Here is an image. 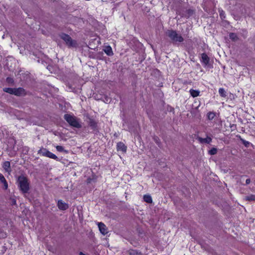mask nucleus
<instances>
[{
    "mask_svg": "<svg viewBox=\"0 0 255 255\" xmlns=\"http://www.w3.org/2000/svg\"><path fill=\"white\" fill-rule=\"evenodd\" d=\"M18 187L23 194L28 192L30 189L29 182L27 178L23 175L18 176L17 180Z\"/></svg>",
    "mask_w": 255,
    "mask_h": 255,
    "instance_id": "obj_1",
    "label": "nucleus"
},
{
    "mask_svg": "<svg viewBox=\"0 0 255 255\" xmlns=\"http://www.w3.org/2000/svg\"><path fill=\"white\" fill-rule=\"evenodd\" d=\"M64 118L71 127L77 128H81L82 126L80 123V120L73 115L65 114L64 116Z\"/></svg>",
    "mask_w": 255,
    "mask_h": 255,
    "instance_id": "obj_2",
    "label": "nucleus"
},
{
    "mask_svg": "<svg viewBox=\"0 0 255 255\" xmlns=\"http://www.w3.org/2000/svg\"><path fill=\"white\" fill-rule=\"evenodd\" d=\"M166 35L173 43L182 42L184 41L183 37L180 34H178L175 30H168L166 32Z\"/></svg>",
    "mask_w": 255,
    "mask_h": 255,
    "instance_id": "obj_3",
    "label": "nucleus"
},
{
    "mask_svg": "<svg viewBox=\"0 0 255 255\" xmlns=\"http://www.w3.org/2000/svg\"><path fill=\"white\" fill-rule=\"evenodd\" d=\"M60 37L64 41L66 45L69 48L76 47L77 46V41L73 40L72 38L68 34L62 33L60 35Z\"/></svg>",
    "mask_w": 255,
    "mask_h": 255,
    "instance_id": "obj_4",
    "label": "nucleus"
},
{
    "mask_svg": "<svg viewBox=\"0 0 255 255\" xmlns=\"http://www.w3.org/2000/svg\"><path fill=\"white\" fill-rule=\"evenodd\" d=\"M38 153L43 156H46V157L55 159L57 161L59 160V158L56 155L52 153L49 150H47V149H46V148H43L39 149L38 151Z\"/></svg>",
    "mask_w": 255,
    "mask_h": 255,
    "instance_id": "obj_5",
    "label": "nucleus"
},
{
    "mask_svg": "<svg viewBox=\"0 0 255 255\" xmlns=\"http://www.w3.org/2000/svg\"><path fill=\"white\" fill-rule=\"evenodd\" d=\"M179 14L182 17H185L186 18H189L191 16L193 15L194 13V10L191 8L182 9L179 11Z\"/></svg>",
    "mask_w": 255,
    "mask_h": 255,
    "instance_id": "obj_6",
    "label": "nucleus"
},
{
    "mask_svg": "<svg viewBox=\"0 0 255 255\" xmlns=\"http://www.w3.org/2000/svg\"><path fill=\"white\" fill-rule=\"evenodd\" d=\"M14 95L16 96H24L26 95V92L23 88H15Z\"/></svg>",
    "mask_w": 255,
    "mask_h": 255,
    "instance_id": "obj_7",
    "label": "nucleus"
},
{
    "mask_svg": "<svg viewBox=\"0 0 255 255\" xmlns=\"http://www.w3.org/2000/svg\"><path fill=\"white\" fill-rule=\"evenodd\" d=\"M57 207L60 210H66L69 208L68 204L62 200H59L57 202Z\"/></svg>",
    "mask_w": 255,
    "mask_h": 255,
    "instance_id": "obj_8",
    "label": "nucleus"
},
{
    "mask_svg": "<svg viewBox=\"0 0 255 255\" xmlns=\"http://www.w3.org/2000/svg\"><path fill=\"white\" fill-rule=\"evenodd\" d=\"M98 225L100 232L103 235H105L108 233V229L104 223L100 222L98 223Z\"/></svg>",
    "mask_w": 255,
    "mask_h": 255,
    "instance_id": "obj_9",
    "label": "nucleus"
},
{
    "mask_svg": "<svg viewBox=\"0 0 255 255\" xmlns=\"http://www.w3.org/2000/svg\"><path fill=\"white\" fill-rule=\"evenodd\" d=\"M210 59L208 56L205 53L201 54V63L205 66H207L209 63Z\"/></svg>",
    "mask_w": 255,
    "mask_h": 255,
    "instance_id": "obj_10",
    "label": "nucleus"
},
{
    "mask_svg": "<svg viewBox=\"0 0 255 255\" xmlns=\"http://www.w3.org/2000/svg\"><path fill=\"white\" fill-rule=\"evenodd\" d=\"M117 149L118 151H122L125 152L127 151V146L122 142H119L117 144Z\"/></svg>",
    "mask_w": 255,
    "mask_h": 255,
    "instance_id": "obj_11",
    "label": "nucleus"
},
{
    "mask_svg": "<svg viewBox=\"0 0 255 255\" xmlns=\"http://www.w3.org/2000/svg\"><path fill=\"white\" fill-rule=\"evenodd\" d=\"M88 124L92 129H95L97 126V123L95 120L91 118H89Z\"/></svg>",
    "mask_w": 255,
    "mask_h": 255,
    "instance_id": "obj_12",
    "label": "nucleus"
},
{
    "mask_svg": "<svg viewBox=\"0 0 255 255\" xmlns=\"http://www.w3.org/2000/svg\"><path fill=\"white\" fill-rule=\"evenodd\" d=\"M197 139L200 143H209L212 141V138L210 137H207L206 138H203L201 137L197 136Z\"/></svg>",
    "mask_w": 255,
    "mask_h": 255,
    "instance_id": "obj_13",
    "label": "nucleus"
},
{
    "mask_svg": "<svg viewBox=\"0 0 255 255\" xmlns=\"http://www.w3.org/2000/svg\"><path fill=\"white\" fill-rule=\"evenodd\" d=\"M2 167L4 170L6 172H9L11 171L10 170V163L9 161H5L3 163Z\"/></svg>",
    "mask_w": 255,
    "mask_h": 255,
    "instance_id": "obj_14",
    "label": "nucleus"
},
{
    "mask_svg": "<svg viewBox=\"0 0 255 255\" xmlns=\"http://www.w3.org/2000/svg\"><path fill=\"white\" fill-rule=\"evenodd\" d=\"M104 51L108 56H112L114 54L113 50L111 47L110 46H107L105 47V49H104Z\"/></svg>",
    "mask_w": 255,
    "mask_h": 255,
    "instance_id": "obj_15",
    "label": "nucleus"
},
{
    "mask_svg": "<svg viewBox=\"0 0 255 255\" xmlns=\"http://www.w3.org/2000/svg\"><path fill=\"white\" fill-rule=\"evenodd\" d=\"M0 181L3 184L4 189H6L8 187V184L3 175L0 173Z\"/></svg>",
    "mask_w": 255,
    "mask_h": 255,
    "instance_id": "obj_16",
    "label": "nucleus"
},
{
    "mask_svg": "<svg viewBox=\"0 0 255 255\" xmlns=\"http://www.w3.org/2000/svg\"><path fill=\"white\" fill-rule=\"evenodd\" d=\"M143 200L147 203H151L152 202V198L149 195H144L143 196Z\"/></svg>",
    "mask_w": 255,
    "mask_h": 255,
    "instance_id": "obj_17",
    "label": "nucleus"
},
{
    "mask_svg": "<svg viewBox=\"0 0 255 255\" xmlns=\"http://www.w3.org/2000/svg\"><path fill=\"white\" fill-rule=\"evenodd\" d=\"M189 92H190V93L191 95L193 97H194V98L198 96L199 95V94H200V91H198V90H193V89H191Z\"/></svg>",
    "mask_w": 255,
    "mask_h": 255,
    "instance_id": "obj_18",
    "label": "nucleus"
},
{
    "mask_svg": "<svg viewBox=\"0 0 255 255\" xmlns=\"http://www.w3.org/2000/svg\"><path fill=\"white\" fill-rule=\"evenodd\" d=\"M15 88H4L3 89L4 92L9 93L10 94L14 95Z\"/></svg>",
    "mask_w": 255,
    "mask_h": 255,
    "instance_id": "obj_19",
    "label": "nucleus"
},
{
    "mask_svg": "<svg viewBox=\"0 0 255 255\" xmlns=\"http://www.w3.org/2000/svg\"><path fill=\"white\" fill-rule=\"evenodd\" d=\"M230 38L234 41H236L239 39L237 35L235 33H230L229 34Z\"/></svg>",
    "mask_w": 255,
    "mask_h": 255,
    "instance_id": "obj_20",
    "label": "nucleus"
},
{
    "mask_svg": "<svg viewBox=\"0 0 255 255\" xmlns=\"http://www.w3.org/2000/svg\"><path fill=\"white\" fill-rule=\"evenodd\" d=\"M216 113L214 112H210L207 115V118L209 120H212L214 119Z\"/></svg>",
    "mask_w": 255,
    "mask_h": 255,
    "instance_id": "obj_21",
    "label": "nucleus"
},
{
    "mask_svg": "<svg viewBox=\"0 0 255 255\" xmlns=\"http://www.w3.org/2000/svg\"><path fill=\"white\" fill-rule=\"evenodd\" d=\"M245 200L249 201H255V195H249L245 198Z\"/></svg>",
    "mask_w": 255,
    "mask_h": 255,
    "instance_id": "obj_22",
    "label": "nucleus"
},
{
    "mask_svg": "<svg viewBox=\"0 0 255 255\" xmlns=\"http://www.w3.org/2000/svg\"><path fill=\"white\" fill-rule=\"evenodd\" d=\"M219 93L222 97H226L227 96L226 92L224 88H221L219 90Z\"/></svg>",
    "mask_w": 255,
    "mask_h": 255,
    "instance_id": "obj_23",
    "label": "nucleus"
},
{
    "mask_svg": "<svg viewBox=\"0 0 255 255\" xmlns=\"http://www.w3.org/2000/svg\"><path fill=\"white\" fill-rule=\"evenodd\" d=\"M219 12L220 16L222 20L226 18L225 12L223 10L219 9Z\"/></svg>",
    "mask_w": 255,
    "mask_h": 255,
    "instance_id": "obj_24",
    "label": "nucleus"
},
{
    "mask_svg": "<svg viewBox=\"0 0 255 255\" xmlns=\"http://www.w3.org/2000/svg\"><path fill=\"white\" fill-rule=\"evenodd\" d=\"M56 148L57 150L59 152H64L65 153L68 152V151L67 150H65L64 149L63 147L61 145H57L56 146Z\"/></svg>",
    "mask_w": 255,
    "mask_h": 255,
    "instance_id": "obj_25",
    "label": "nucleus"
},
{
    "mask_svg": "<svg viewBox=\"0 0 255 255\" xmlns=\"http://www.w3.org/2000/svg\"><path fill=\"white\" fill-rule=\"evenodd\" d=\"M217 149L216 148H215V147L212 148L209 151V153L210 155H215V154H216L217 153Z\"/></svg>",
    "mask_w": 255,
    "mask_h": 255,
    "instance_id": "obj_26",
    "label": "nucleus"
},
{
    "mask_svg": "<svg viewBox=\"0 0 255 255\" xmlns=\"http://www.w3.org/2000/svg\"><path fill=\"white\" fill-rule=\"evenodd\" d=\"M241 141H242V143L247 147H248L251 144V143L248 141H246V140L241 138Z\"/></svg>",
    "mask_w": 255,
    "mask_h": 255,
    "instance_id": "obj_27",
    "label": "nucleus"
},
{
    "mask_svg": "<svg viewBox=\"0 0 255 255\" xmlns=\"http://www.w3.org/2000/svg\"><path fill=\"white\" fill-rule=\"evenodd\" d=\"M130 255H143L140 252H138L136 250H131L130 252Z\"/></svg>",
    "mask_w": 255,
    "mask_h": 255,
    "instance_id": "obj_28",
    "label": "nucleus"
},
{
    "mask_svg": "<svg viewBox=\"0 0 255 255\" xmlns=\"http://www.w3.org/2000/svg\"><path fill=\"white\" fill-rule=\"evenodd\" d=\"M6 82L8 83H10V84H12L13 83V80L12 78H10V77H7L6 78Z\"/></svg>",
    "mask_w": 255,
    "mask_h": 255,
    "instance_id": "obj_29",
    "label": "nucleus"
},
{
    "mask_svg": "<svg viewBox=\"0 0 255 255\" xmlns=\"http://www.w3.org/2000/svg\"><path fill=\"white\" fill-rule=\"evenodd\" d=\"M251 182V180L250 178H248L246 180V185H248L249 184H250Z\"/></svg>",
    "mask_w": 255,
    "mask_h": 255,
    "instance_id": "obj_30",
    "label": "nucleus"
},
{
    "mask_svg": "<svg viewBox=\"0 0 255 255\" xmlns=\"http://www.w3.org/2000/svg\"><path fill=\"white\" fill-rule=\"evenodd\" d=\"M79 255H86L85 254H84L83 252H80L79 253Z\"/></svg>",
    "mask_w": 255,
    "mask_h": 255,
    "instance_id": "obj_31",
    "label": "nucleus"
},
{
    "mask_svg": "<svg viewBox=\"0 0 255 255\" xmlns=\"http://www.w3.org/2000/svg\"><path fill=\"white\" fill-rule=\"evenodd\" d=\"M155 140L156 141V142H157V143L158 144H159V142H158V140H157V139H156V138H155Z\"/></svg>",
    "mask_w": 255,
    "mask_h": 255,
    "instance_id": "obj_32",
    "label": "nucleus"
},
{
    "mask_svg": "<svg viewBox=\"0 0 255 255\" xmlns=\"http://www.w3.org/2000/svg\"><path fill=\"white\" fill-rule=\"evenodd\" d=\"M16 203V201L15 200H14L13 201V204H15Z\"/></svg>",
    "mask_w": 255,
    "mask_h": 255,
    "instance_id": "obj_33",
    "label": "nucleus"
},
{
    "mask_svg": "<svg viewBox=\"0 0 255 255\" xmlns=\"http://www.w3.org/2000/svg\"><path fill=\"white\" fill-rule=\"evenodd\" d=\"M234 126H235V125H233L232 126H231V128H233V127H234Z\"/></svg>",
    "mask_w": 255,
    "mask_h": 255,
    "instance_id": "obj_34",
    "label": "nucleus"
}]
</instances>
